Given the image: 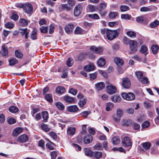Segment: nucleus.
Wrapping results in <instances>:
<instances>
[{
    "label": "nucleus",
    "instance_id": "f257e3e1",
    "mask_svg": "<svg viewBox=\"0 0 159 159\" xmlns=\"http://www.w3.org/2000/svg\"><path fill=\"white\" fill-rule=\"evenodd\" d=\"M119 33L117 30H111L107 29L106 31L107 38L109 40H112L118 35Z\"/></svg>",
    "mask_w": 159,
    "mask_h": 159
},
{
    "label": "nucleus",
    "instance_id": "f03ea898",
    "mask_svg": "<svg viewBox=\"0 0 159 159\" xmlns=\"http://www.w3.org/2000/svg\"><path fill=\"white\" fill-rule=\"evenodd\" d=\"M121 96L124 99L129 101L133 100L135 98L134 94L132 93H121Z\"/></svg>",
    "mask_w": 159,
    "mask_h": 159
},
{
    "label": "nucleus",
    "instance_id": "7ed1b4c3",
    "mask_svg": "<svg viewBox=\"0 0 159 159\" xmlns=\"http://www.w3.org/2000/svg\"><path fill=\"white\" fill-rule=\"evenodd\" d=\"M121 84L122 87L125 89H128L130 88L131 83L129 79L127 77L123 78L122 79Z\"/></svg>",
    "mask_w": 159,
    "mask_h": 159
},
{
    "label": "nucleus",
    "instance_id": "20e7f679",
    "mask_svg": "<svg viewBox=\"0 0 159 159\" xmlns=\"http://www.w3.org/2000/svg\"><path fill=\"white\" fill-rule=\"evenodd\" d=\"M23 10L25 11L27 13H31L33 11L32 5L30 3H26L25 4Z\"/></svg>",
    "mask_w": 159,
    "mask_h": 159
},
{
    "label": "nucleus",
    "instance_id": "39448f33",
    "mask_svg": "<svg viewBox=\"0 0 159 159\" xmlns=\"http://www.w3.org/2000/svg\"><path fill=\"white\" fill-rule=\"evenodd\" d=\"M82 9V6L81 4H79L76 5L74 9V14L75 16H78L81 13Z\"/></svg>",
    "mask_w": 159,
    "mask_h": 159
},
{
    "label": "nucleus",
    "instance_id": "423d86ee",
    "mask_svg": "<svg viewBox=\"0 0 159 159\" xmlns=\"http://www.w3.org/2000/svg\"><path fill=\"white\" fill-rule=\"evenodd\" d=\"M106 88L107 92L110 94L115 93L116 90V87L112 84H110L107 86Z\"/></svg>",
    "mask_w": 159,
    "mask_h": 159
},
{
    "label": "nucleus",
    "instance_id": "0eeeda50",
    "mask_svg": "<svg viewBox=\"0 0 159 159\" xmlns=\"http://www.w3.org/2000/svg\"><path fill=\"white\" fill-rule=\"evenodd\" d=\"M137 42L134 40H131L129 42V46L132 52H134L137 50Z\"/></svg>",
    "mask_w": 159,
    "mask_h": 159
},
{
    "label": "nucleus",
    "instance_id": "6e6552de",
    "mask_svg": "<svg viewBox=\"0 0 159 159\" xmlns=\"http://www.w3.org/2000/svg\"><path fill=\"white\" fill-rule=\"evenodd\" d=\"M90 50L93 53L98 54L102 52L103 49L100 47H96L95 46H92L90 47Z\"/></svg>",
    "mask_w": 159,
    "mask_h": 159
},
{
    "label": "nucleus",
    "instance_id": "1a4fd4ad",
    "mask_svg": "<svg viewBox=\"0 0 159 159\" xmlns=\"http://www.w3.org/2000/svg\"><path fill=\"white\" fill-rule=\"evenodd\" d=\"M122 143L124 146L129 147L132 145L129 138L128 137H124L122 140Z\"/></svg>",
    "mask_w": 159,
    "mask_h": 159
},
{
    "label": "nucleus",
    "instance_id": "9d476101",
    "mask_svg": "<svg viewBox=\"0 0 159 159\" xmlns=\"http://www.w3.org/2000/svg\"><path fill=\"white\" fill-rule=\"evenodd\" d=\"M29 137L26 134H22L19 136L18 138V140L21 143L26 142L28 140Z\"/></svg>",
    "mask_w": 159,
    "mask_h": 159
},
{
    "label": "nucleus",
    "instance_id": "9b49d317",
    "mask_svg": "<svg viewBox=\"0 0 159 159\" xmlns=\"http://www.w3.org/2000/svg\"><path fill=\"white\" fill-rule=\"evenodd\" d=\"M67 111L71 112H76L79 110V108L77 106L73 105L70 106L67 108Z\"/></svg>",
    "mask_w": 159,
    "mask_h": 159
},
{
    "label": "nucleus",
    "instance_id": "f8f14e48",
    "mask_svg": "<svg viewBox=\"0 0 159 159\" xmlns=\"http://www.w3.org/2000/svg\"><path fill=\"white\" fill-rule=\"evenodd\" d=\"M93 140L92 136L89 134L85 135L84 138V143L88 144L90 143Z\"/></svg>",
    "mask_w": 159,
    "mask_h": 159
},
{
    "label": "nucleus",
    "instance_id": "ddd939ff",
    "mask_svg": "<svg viewBox=\"0 0 159 159\" xmlns=\"http://www.w3.org/2000/svg\"><path fill=\"white\" fill-rule=\"evenodd\" d=\"M74 28V26L73 24H69L66 26L65 28L66 32L68 34H70L71 33Z\"/></svg>",
    "mask_w": 159,
    "mask_h": 159
},
{
    "label": "nucleus",
    "instance_id": "4468645a",
    "mask_svg": "<svg viewBox=\"0 0 159 159\" xmlns=\"http://www.w3.org/2000/svg\"><path fill=\"white\" fill-rule=\"evenodd\" d=\"M76 131V129L75 127H70L67 129V133L68 135L71 136L74 135Z\"/></svg>",
    "mask_w": 159,
    "mask_h": 159
},
{
    "label": "nucleus",
    "instance_id": "2eb2a0df",
    "mask_svg": "<svg viewBox=\"0 0 159 159\" xmlns=\"http://www.w3.org/2000/svg\"><path fill=\"white\" fill-rule=\"evenodd\" d=\"M23 131V129L20 127H17L13 131L12 135L14 136H17L20 134Z\"/></svg>",
    "mask_w": 159,
    "mask_h": 159
},
{
    "label": "nucleus",
    "instance_id": "dca6fc26",
    "mask_svg": "<svg viewBox=\"0 0 159 159\" xmlns=\"http://www.w3.org/2000/svg\"><path fill=\"white\" fill-rule=\"evenodd\" d=\"M64 100L66 102L70 103H73L75 100L73 98L70 97L69 96H66L64 97Z\"/></svg>",
    "mask_w": 159,
    "mask_h": 159
},
{
    "label": "nucleus",
    "instance_id": "f3484780",
    "mask_svg": "<svg viewBox=\"0 0 159 159\" xmlns=\"http://www.w3.org/2000/svg\"><path fill=\"white\" fill-rule=\"evenodd\" d=\"M114 61L115 63L117 65L119 66H122L124 63L123 60L122 59L118 57L114 58Z\"/></svg>",
    "mask_w": 159,
    "mask_h": 159
},
{
    "label": "nucleus",
    "instance_id": "a211bd4d",
    "mask_svg": "<svg viewBox=\"0 0 159 159\" xmlns=\"http://www.w3.org/2000/svg\"><path fill=\"white\" fill-rule=\"evenodd\" d=\"M96 89L98 90H101L104 88L105 84L104 83L101 82L95 84Z\"/></svg>",
    "mask_w": 159,
    "mask_h": 159
},
{
    "label": "nucleus",
    "instance_id": "6ab92c4d",
    "mask_svg": "<svg viewBox=\"0 0 159 159\" xmlns=\"http://www.w3.org/2000/svg\"><path fill=\"white\" fill-rule=\"evenodd\" d=\"M111 99L112 101L115 103H116L120 102V101L121 98L119 96L114 95L111 96Z\"/></svg>",
    "mask_w": 159,
    "mask_h": 159
},
{
    "label": "nucleus",
    "instance_id": "aec40b11",
    "mask_svg": "<svg viewBox=\"0 0 159 159\" xmlns=\"http://www.w3.org/2000/svg\"><path fill=\"white\" fill-rule=\"evenodd\" d=\"M84 151L86 156L90 157L93 156V152L91 151L89 148H85Z\"/></svg>",
    "mask_w": 159,
    "mask_h": 159
},
{
    "label": "nucleus",
    "instance_id": "412c9836",
    "mask_svg": "<svg viewBox=\"0 0 159 159\" xmlns=\"http://www.w3.org/2000/svg\"><path fill=\"white\" fill-rule=\"evenodd\" d=\"M85 31L79 26L77 27L74 31L75 34H83L84 33Z\"/></svg>",
    "mask_w": 159,
    "mask_h": 159
},
{
    "label": "nucleus",
    "instance_id": "4be33fe9",
    "mask_svg": "<svg viewBox=\"0 0 159 159\" xmlns=\"http://www.w3.org/2000/svg\"><path fill=\"white\" fill-rule=\"evenodd\" d=\"M97 63L99 66L102 67L105 64L106 61L104 58L101 57L98 59Z\"/></svg>",
    "mask_w": 159,
    "mask_h": 159
},
{
    "label": "nucleus",
    "instance_id": "5701e85b",
    "mask_svg": "<svg viewBox=\"0 0 159 159\" xmlns=\"http://www.w3.org/2000/svg\"><path fill=\"white\" fill-rule=\"evenodd\" d=\"M20 25L22 26H26L28 25V22L25 19L23 18H21L19 20Z\"/></svg>",
    "mask_w": 159,
    "mask_h": 159
},
{
    "label": "nucleus",
    "instance_id": "b1692460",
    "mask_svg": "<svg viewBox=\"0 0 159 159\" xmlns=\"http://www.w3.org/2000/svg\"><path fill=\"white\" fill-rule=\"evenodd\" d=\"M132 123V121L130 120L125 119L122 121V125L124 126H128L130 125Z\"/></svg>",
    "mask_w": 159,
    "mask_h": 159
},
{
    "label": "nucleus",
    "instance_id": "393cba45",
    "mask_svg": "<svg viewBox=\"0 0 159 159\" xmlns=\"http://www.w3.org/2000/svg\"><path fill=\"white\" fill-rule=\"evenodd\" d=\"M42 115L43 119V122H47L48 118V113L47 111H43L42 112Z\"/></svg>",
    "mask_w": 159,
    "mask_h": 159
},
{
    "label": "nucleus",
    "instance_id": "a878e982",
    "mask_svg": "<svg viewBox=\"0 0 159 159\" xmlns=\"http://www.w3.org/2000/svg\"><path fill=\"white\" fill-rule=\"evenodd\" d=\"M94 69V66L92 64H89L85 66L84 67V69L86 71H90L93 70Z\"/></svg>",
    "mask_w": 159,
    "mask_h": 159
},
{
    "label": "nucleus",
    "instance_id": "bb28decb",
    "mask_svg": "<svg viewBox=\"0 0 159 159\" xmlns=\"http://www.w3.org/2000/svg\"><path fill=\"white\" fill-rule=\"evenodd\" d=\"M65 88L62 86H59L56 89V92L60 94L63 93L65 92Z\"/></svg>",
    "mask_w": 159,
    "mask_h": 159
},
{
    "label": "nucleus",
    "instance_id": "cd10ccee",
    "mask_svg": "<svg viewBox=\"0 0 159 159\" xmlns=\"http://www.w3.org/2000/svg\"><path fill=\"white\" fill-rule=\"evenodd\" d=\"M120 142V139L118 136L113 137L111 140V142L113 144H118Z\"/></svg>",
    "mask_w": 159,
    "mask_h": 159
},
{
    "label": "nucleus",
    "instance_id": "c85d7f7f",
    "mask_svg": "<svg viewBox=\"0 0 159 159\" xmlns=\"http://www.w3.org/2000/svg\"><path fill=\"white\" fill-rule=\"evenodd\" d=\"M147 47L145 45H143L141 47L140 51L141 53L144 54L145 55H146L148 53L147 52Z\"/></svg>",
    "mask_w": 159,
    "mask_h": 159
},
{
    "label": "nucleus",
    "instance_id": "c756f323",
    "mask_svg": "<svg viewBox=\"0 0 159 159\" xmlns=\"http://www.w3.org/2000/svg\"><path fill=\"white\" fill-rule=\"evenodd\" d=\"M102 156V152L98 151H96L93 152V156L96 159H99Z\"/></svg>",
    "mask_w": 159,
    "mask_h": 159
},
{
    "label": "nucleus",
    "instance_id": "7c9ffc66",
    "mask_svg": "<svg viewBox=\"0 0 159 159\" xmlns=\"http://www.w3.org/2000/svg\"><path fill=\"white\" fill-rule=\"evenodd\" d=\"M2 54L3 56H6L7 55L8 51L6 46L3 45L2 46Z\"/></svg>",
    "mask_w": 159,
    "mask_h": 159
},
{
    "label": "nucleus",
    "instance_id": "2f4dec72",
    "mask_svg": "<svg viewBox=\"0 0 159 159\" xmlns=\"http://www.w3.org/2000/svg\"><path fill=\"white\" fill-rule=\"evenodd\" d=\"M107 4V3L105 2L100 3L99 6L97 7V9L99 11H101L102 9L106 8Z\"/></svg>",
    "mask_w": 159,
    "mask_h": 159
},
{
    "label": "nucleus",
    "instance_id": "473e14b6",
    "mask_svg": "<svg viewBox=\"0 0 159 159\" xmlns=\"http://www.w3.org/2000/svg\"><path fill=\"white\" fill-rule=\"evenodd\" d=\"M142 145L143 147L146 150H148L149 149L151 146L150 143L149 142H146L142 143Z\"/></svg>",
    "mask_w": 159,
    "mask_h": 159
},
{
    "label": "nucleus",
    "instance_id": "72a5a7b5",
    "mask_svg": "<svg viewBox=\"0 0 159 159\" xmlns=\"http://www.w3.org/2000/svg\"><path fill=\"white\" fill-rule=\"evenodd\" d=\"M159 49L158 47L156 45H153L151 47V50L153 54H156Z\"/></svg>",
    "mask_w": 159,
    "mask_h": 159
},
{
    "label": "nucleus",
    "instance_id": "f704fd0d",
    "mask_svg": "<svg viewBox=\"0 0 159 159\" xmlns=\"http://www.w3.org/2000/svg\"><path fill=\"white\" fill-rule=\"evenodd\" d=\"M41 129L45 132L49 131L50 129L47 125L44 124H42L41 125Z\"/></svg>",
    "mask_w": 159,
    "mask_h": 159
},
{
    "label": "nucleus",
    "instance_id": "c9c22d12",
    "mask_svg": "<svg viewBox=\"0 0 159 159\" xmlns=\"http://www.w3.org/2000/svg\"><path fill=\"white\" fill-rule=\"evenodd\" d=\"M74 63V61L71 58H69L66 61V64L69 67L71 66Z\"/></svg>",
    "mask_w": 159,
    "mask_h": 159
},
{
    "label": "nucleus",
    "instance_id": "e433bc0d",
    "mask_svg": "<svg viewBox=\"0 0 159 159\" xmlns=\"http://www.w3.org/2000/svg\"><path fill=\"white\" fill-rule=\"evenodd\" d=\"M18 110V108L14 106H12L9 108V111L13 113L16 112Z\"/></svg>",
    "mask_w": 159,
    "mask_h": 159
},
{
    "label": "nucleus",
    "instance_id": "4c0bfd02",
    "mask_svg": "<svg viewBox=\"0 0 159 159\" xmlns=\"http://www.w3.org/2000/svg\"><path fill=\"white\" fill-rule=\"evenodd\" d=\"M9 65L12 66L18 62V61L15 58H12L9 61Z\"/></svg>",
    "mask_w": 159,
    "mask_h": 159
},
{
    "label": "nucleus",
    "instance_id": "58836bf2",
    "mask_svg": "<svg viewBox=\"0 0 159 159\" xmlns=\"http://www.w3.org/2000/svg\"><path fill=\"white\" fill-rule=\"evenodd\" d=\"M46 99L50 102H52L53 101L52 95L50 94H46L45 96Z\"/></svg>",
    "mask_w": 159,
    "mask_h": 159
},
{
    "label": "nucleus",
    "instance_id": "ea45409f",
    "mask_svg": "<svg viewBox=\"0 0 159 159\" xmlns=\"http://www.w3.org/2000/svg\"><path fill=\"white\" fill-rule=\"evenodd\" d=\"M56 106L60 110H63L64 108V105L61 103L57 102L56 103Z\"/></svg>",
    "mask_w": 159,
    "mask_h": 159
},
{
    "label": "nucleus",
    "instance_id": "a19ab883",
    "mask_svg": "<svg viewBox=\"0 0 159 159\" xmlns=\"http://www.w3.org/2000/svg\"><path fill=\"white\" fill-rule=\"evenodd\" d=\"M135 74L139 81H140L141 79L143 77V73L140 71H137L135 72Z\"/></svg>",
    "mask_w": 159,
    "mask_h": 159
},
{
    "label": "nucleus",
    "instance_id": "79ce46f5",
    "mask_svg": "<svg viewBox=\"0 0 159 159\" xmlns=\"http://www.w3.org/2000/svg\"><path fill=\"white\" fill-rule=\"evenodd\" d=\"M126 34L129 37L131 38L135 37L136 35V34L135 32L132 31H128Z\"/></svg>",
    "mask_w": 159,
    "mask_h": 159
},
{
    "label": "nucleus",
    "instance_id": "37998d69",
    "mask_svg": "<svg viewBox=\"0 0 159 159\" xmlns=\"http://www.w3.org/2000/svg\"><path fill=\"white\" fill-rule=\"evenodd\" d=\"M159 25V21L156 20L152 22L150 26L151 28H154L157 26Z\"/></svg>",
    "mask_w": 159,
    "mask_h": 159
},
{
    "label": "nucleus",
    "instance_id": "c03bdc74",
    "mask_svg": "<svg viewBox=\"0 0 159 159\" xmlns=\"http://www.w3.org/2000/svg\"><path fill=\"white\" fill-rule=\"evenodd\" d=\"M86 99H84L83 100H80L78 102L79 106L80 107H82L86 104Z\"/></svg>",
    "mask_w": 159,
    "mask_h": 159
},
{
    "label": "nucleus",
    "instance_id": "a18cd8bd",
    "mask_svg": "<svg viewBox=\"0 0 159 159\" xmlns=\"http://www.w3.org/2000/svg\"><path fill=\"white\" fill-rule=\"evenodd\" d=\"M114 105L111 102H109L107 104V106L106 107V110L107 111H110L111 109L113 108Z\"/></svg>",
    "mask_w": 159,
    "mask_h": 159
},
{
    "label": "nucleus",
    "instance_id": "49530a36",
    "mask_svg": "<svg viewBox=\"0 0 159 159\" xmlns=\"http://www.w3.org/2000/svg\"><path fill=\"white\" fill-rule=\"evenodd\" d=\"M49 141L51 143H47L46 144V146L48 148V149H50V150H53L54 148L53 147L52 145V144L54 146H55V144H54L50 140Z\"/></svg>",
    "mask_w": 159,
    "mask_h": 159
},
{
    "label": "nucleus",
    "instance_id": "de8ad7c7",
    "mask_svg": "<svg viewBox=\"0 0 159 159\" xmlns=\"http://www.w3.org/2000/svg\"><path fill=\"white\" fill-rule=\"evenodd\" d=\"M91 112L89 111H85L81 112L80 115L85 118H87L88 115L91 113Z\"/></svg>",
    "mask_w": 159,
    "mask_h": 159
},
{
    "label": "nucleus",
    "instance_id": "09e8293b",
    "mask_svg": "<svg viewBox=\"0 0 159 159\" xmlns=\"http://www.w3.org/2000/svg\"><path fill=\"white\" fill-rule=\"evenodd\" d=\"M15 54L17 58H21L23 56L22 54L18 50H16L15 51Z\"/></svg>",
    "mask_w": 159,
    "mask_h": 159
},
{
    "label": "nucleus",
    "instance_id": "8fccbe9b",
    "mask_svg": "<svg viewBox=\"0 0 159 159\" xmlns=\"http://www.w3.org/2000/svg\"><path fill=\"white\" fill-rule=\"evenodd\" d=\"M88 16L89 18L94 19H98L99 17L97 14H89Z\"/></svg>",
    "mask_w": 159,
    "mask_h": 159
},
{
    "label": "nucleus",
    "instance_id": "3c124183",
    "mask_svg": "<svg viewBox=\"0 0 159 159\" xmlns=\"http://www.w3.org/2000/svg\"><path fill=\"white\" fill-rule=\"evenodd\" d=\"M140 82L143 84H148L149 82L148 78L146 77H143L141 79Z\"/></svg>",
    "mask_w": 159,
    "mask_h": 159
},
{
    "label": "nucleus",
    "instance_id": "603ef678",
    "mask_svg": "<svg viewBox=\"0 0 159 159\" xmlns=\"http://www.w3.org/2000/svg\"><path fill=\"white\" fill-rule=\"evenodd\" d=\"M31 38L33 40L37 39V33L36 31L34 30L32 32L31 36Z\"/></svg>",
    "mask_w": 159,
    "mask_h": 159
},
{
    "label": "nucleus",
    "instance_id": "864d4df0",
    "mask_svg": "<svg viewBox=\"0 0 159 159\" xmlns=\"http://www.w3.org/2000/svg\"><path fill=\"white\" fill-rule=\"evenodd\" d=\"M116 113L117 116L120 118L123 115L122 110L120 108L118 109L117 110Z\"/></svg>",
    "mask_w": 159,
    "mask_h": 159
},
{
    "label": "nucleus",
    "instance_id": "5fc2aeb1",
    "mask_svg": "<svg viewBox=\"0 0 159 159\" xmlns=\"http://www.w3.org/2000/svg\"><path fill=\"white\" fill-rule=\"evenodd\" d=\"M117 13L116 12H110L109 14V17L110 18H115L117 16Z\"/></svg>",
    "mask_w": 159,
    "mask_h": 159
},
{
    "label": "nucleus",
    "instance_id": "6e6d98bb",
    "mask_svg": "<svg viewBox=\"0 0 159 159\" xmlns=\"http://www.w3.org/2000/svg\"><path fill=\"white\" fill-rule=\"evenodd\" d=\"M129 7L126 5H122L120 7V9L121 11H125L129 10Z\"/></svg>",
    "mask_w": 159,
    "mask_h": 159
},
{
    "label": "nucleus",
    "instance_id": "4d7b16f0",
    "mask_svg": "<svg viewBox=\"0 0 159 159\" xmlns=\"http://www.w3.org/2000/svg\"><path fill=\"white\" fill-rule=\"evenodd\" d=\"M121 17L122 19L125 20H130L131 18L130 16L127 14H122Z\"/></svg>",
    "mask_w": 159,
    "mask_h": 159
},
{
    "label": "nucleus",
    "instance_id": "13d9d810",
    "mask_svg": "<svg viewBox=\"0 0 159 159\" xmlns=\"http://www.w3.org/2000/svg\"><path fill=\"white\" fill-rule=\"evenodd\" d=\"M40 31L41 32L43 33H46L48 32V27L47 26H42L40 27Z\"/></svg>",
    "mask_w": 159,
    "mask_h": 159
},
{
    "label": "nucleus",
    "instance_id": "bf43d9fd",
    "mask_svg": "<svg viewBox=\"0 0 159 159\" xmlns=\"http://www.w3.org/2000/svg\"><path fill=\"white\" fill-rule=\"evenodd\" d=\"M7 122L10 125H12L14 124L16 122V120L14 118H9L7 120Z\"/></svg>",
    "mask_w": 159,
    "mask_h": 159
},
{
    "label": "nucleus",
    "instance_id": "052dcab7",
    "mask_svg": "<svg viewBox=\"0 0 159 159\" xmlns=\"http://www.w3.org/2000/svg\"><path fill=\"white\" fill-rule=\"evenodd\" d=\"M95 149L98 150H102V145L99 143H97L94 146Z\"/></svg>",
    "mask_w": 159,
    "mask_h": 159
},
{
    "label": "nucleus",
    "instance_id": "680f3d73",
    "mask_svg": "<svg viewBox=\"0 0 159 159\" xmlns=\"http://www.w3.org/2000/svg\"><path fill=\"white\" fill-rule=\"evenodd\" d=\"M150 125V123L148 121H146L144 122L142 124V127L143 128H146L149 126Z\"/></svg>",
    "mask_w": 159,
    "mask_h": 159
},
{
    "label": "nucleus",
    "instance_id": "e2e57ef3",
    "mask_svg": "<svg viewBox=\"0 0 159 159\" xmlns=\"http://www.w3.org/2000/svg\"><path fill=\"white\" fill-rule=\"evenodd\" d=\"M77 90L76 89L71 88L69 91V92L72 94L75 95L77 94Z\"/></svg>",
    "mask_w": 159,
    "mask_h": 159
},
{
    "label": "nucleus",
    "instance_id": "0e129e2a",
    "mask_svg": "<svg viewBox=\"0 0 159 159\" xmlns=\"http://www.w3.org/2000/svg\"><path fill=\"white\" fill-rule=\"evenodd\" d=\"M57 153L55 151H53L51 152L50 155L51 159H55L57 156Z\"/></svg>",
    "mask_w": 159,
    "mask_h": 159
},
{
    "label": "nucleus",
    "instance_id": "69168bd1",
    "mask_svg": "<svg viewBox=\"0 0 159 159\" xmlns=\"http://www.w3.org/2000/svg\"><path fill=\"white\" fill-rule=\"evenodd\" d=\"M86 57L85 54L83 53H81L78 58V60L80 61H81L84 59Z\"/></svg>",
    "mask_w": 159,
    "mask_h": 159
},
{
    "label": "nucleus",
    "instance_id": "338daca9",
    "mask_svg": "<svg viewBox=\"0 0 159 159\" xmlns=\"http://www.w3.org/2000/svg\"><path fill=\"white\" fill-rule=\"evenodd\" d=\"M62 8L63 9H65L67 11H69L71 8L68 6L67 4H62L61 5Z\"/></svg>",
    "mask_w": 159,
    "mask_h": 159
},
{
    "label": "nucleus",
    "instance_id": "774afa93",
    "mask_svg": "<svg viewBox=\"0 0 159 159\" xmlns=\"http://www.w3.org/2000/svg\"><path fill=\"white\" fill-rule=\"evenodd\" d=\"M144 20V17L143 16H139L136 18V20L138 23H141Z\"/></svg>",
    "mask_w": 159,
    "mask_h": 159
}]
</instances>
